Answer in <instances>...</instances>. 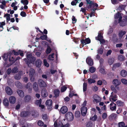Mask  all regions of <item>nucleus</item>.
I'll return each mask as SVG.
<instances>
[{"instance_id": "nucleus-64", "label": "nucleus", "mask_w": 127, "mask_h": 127, "mask_svg": "<svg viewBox=\"0 0 127 127\" xmlns=\"http://www.w3.org/2000/svg\"><path fill=\"white\" fill-rule=\"evenodd\" d=\"M98 53L100 54H102L103 53V49L102 48H100L98 49Z\"/></svg>"}, {"instance_id": "nucleus-48", "label": "nucleus", "mask_w": 127, "mask_h": 127, "mask_svg": "<svg viewBox=\"0 0 127 127\" xmlns=\"http://www.w3.org/2000/svg\"><path fill=\"white\" fill-rule=\"evenodd\" d=\"M52 50L49 47H48L46 50V53L47 54H49L51 52Z\"/></svg>"}, {"instance_id": "nucleus-19", "label": "nucleus", "mask_w": 127, "mask_h": 127, "mask_svg": "<svg viewBox=\"0 0 127 127\" xmlns=\"http://www.w3.org/2000/svg\"><path fill=\"white\" fill-rule=\"evenodd\" d=\"M5 91L7 94L9 95H11L12 94V92L11 88L8 87H6Z\"/></svg>"}, {"instance_id": "nucleus-41", "label": "nucleus", "mask_w": 127, "mask_h": 127, "mask_svg": "<svg viewBox=\"0 0 127 127\" xmlns=\"http://www.w3.org/2000/svg\"><path fill=\"white\" fill-rule=\"evenodd\" d=\"M96 70L95 68L94 67L92 66L90 67L89 69V71L91 73H93L95 72Z\"/></svg>"}, {"instance_id": "nucleus-28", "label": "nucleus", "mask_w": 127, "mask_h": 127, "mask_svg": "<svg viewBox=\"0 0 127 127\" xmlns=\"http://www.w3.org/2000/svg\"><path fill=\"white\" fill-rule=\"evenodd\" d=\"M33 87L35 91H37L38 90V85L37 83H34L33 84Z\"/></svg>"}, {"instance_id": "nucleus-20", "label": "nucleus", "mask_w": 127, "mask_h": 127, "mask_svg": "<svg viewBox=\"0 0 127 127\" xmlns=\"http://www.w3.org/2000/svg\"><path fill=\"white\" fill-rule=\"evenodd\" d=\"M41 95L43 97H45L47 95V93L46 90L44 89H42L41 91Z\"/></svg>"}, {"instance_id": "nucleus-57", "label": "nucleus", "mask_w": 127, "mask_h": 127, "mask_svg": "<svg viewBox=\"0 0 127 127\" xmlns=\"http://www.w3.org/2000/svg\"><path fill=\"white\" fill-rule=\"evenodd\" d=\"M92 90L93 91L95 92L97 91L98 90V88L96 86H93L92 87Z\"/></svg>"}, {"instance_id": "nucleus-50", "label": "nucleus", "mask_w": 127, "mask_h": 127, "mask_svg": "<svg viewBox=\"0 0 127 127\" xmlns=\"http://www.w3.org/2000/svg\"><path fill=\"white\" fill-rule=\"evenodd\" d=\"M114 60L113 58H110L109 59L108 61L109 64V65H111L113 63Z\"/></svg>"}, {"instance_id": "nucleus-6", "label": "nucleus", "mask_w": 127, "mask_h": 127, "mask_svg": "<svg viewBox=\"0 0 127 127\" xmlns=\"http://www.w3.org/2000/svg\"><path fill=\"white\" fill-rule=\"evenodd\" d=\"M52 101L51 99L47 100L46 103V105L47 106L48 109L51 110L52 109Z\"/></svg>"}, {"instance_id": "nucleus-12", "label": "nucleus", "mask_w": 127, "mask_h": 127, "mask_svg": "<svg viewBox=\"0 0 127 127\" xmlns=\"http://www.w3.org/2000/svg\"><path fill=\"white\" fill-rule=\"evenodd\" d=\"M87 63L89 65L92 66L93 64V60L90 57H88L86 60Z\"/></svg>"}, {"instance_id": "nucleus-1", "label": "nucleus", "mask_w": 127, "mask_h": 127, "mask_svg": "<svg viewBox=\"0 0 127 127\" xmlns=\"http://www.w3.org/2000/svg\"><path fill=\"white\" fill-rule=\"evenodd\" d=\"M65 120V119L62 120H60L59 119H57L54 122V127H69V125L68 124H65L66 123L64 122Z\"/></svg>"}, {"instance_id": "nucleus-2", "label": "nucleus", "mask_w": 127, "mask_h": 127, "mask_svg": "<svg viewBox=\"0 0 127 127\" xmlns=\"http://www.w3.org/2000/svg\"><path fill=\"white\" fill-rule=\"evenodd\" d=\"M27 59L29 61H27V59H25L24 60L25 62L29 66H30L31 65L30 64L31 63L32 64H34V61L35 59V58L32 55L31 53H28L27 55Z\"/></svg>"}, {"instance_id": "nucleus-40", "label": "nucleus", "mask_w": 127, "mask_h": 127, "mask_svg": "<svg viewBox=\"0 0 127 127\" xmlns=\"http://www.w3.org/2000/svg\"><path fill=\"white\" fill-rule=\"evenodd\" d=\"M110 88L111 90L115 93H117V91L116 90L115 87L113 85H112L110 86Z\"/></svg>"}, {"instance_id": "nucleus-44", "label": "nucleus", "mask_w": 127, "mask_h": 127, "mask_svg": "<svg viewBox=\"0 0 127 127\" xmlns=\"http://www.w3.org/2000/svg\"><path fill=\"white\" fill-rule=\"evenodd\" d=\"M31 97L29 95H27L25 98V100L26 102L29 101L31 99Z\"/></svg>"}, {"instance_id": "nucleus-5", "label": "nucleus", "mask_w": 127, "mask_h": 127, "mask_svg": "<svg viewBox=\"0 0 127 127\" xmlns=\"http://www.w3.org/2000/svg\"><path fill=\"white\" fill-rule=\"evenodd\" d=\"M12 54V53H8L5 54L2 56V57L3 58V60L5 61H6L8 59V56H9V60L10 61H12L14 60L13 57H12V59H11L10 57L11 56Z\"/></svg>"}, {"instance_id": "nucleus-33", "label": "nucleus", "mask_w": 127, "mask_h": 127, "mask_svg": "<svg viewBox=\"0 0 127 127\" xmlns=\"http://www.w3.org/2000/svg\"><path fill=\"white\" fill-rule=\"evenodd\" d=\"M121 64L120 63H117L114 64L113 65V67L112 68V70H114V69L117 67H119L121 66Z\"/></svg>"}, {"instance_id": "nucleus-15", "label": "nucleus", "mask_w": 127, "mask_h": 127, "mask_svg": "<svg viewBox=\"0 0 127 127\" xmlns=\"http://www.w3.org/2000/svg\"><path fill=\"white\" fill-rule=\"evenodd\" d=\"M122 15L119 12H118L115 15V19H119V22H120L121 21L122 18Z\"/></svg>"}, {"instance_id": "nucleus-22", "label": "nucleus", "mask_w": 127, "mask_h": 127, "mask_svg": "<svg viewBox=\"0 0 127 127\" xmlns=\"http://www.w3.org/2000/svg\"><path fill=\"white\" fill-rule=\"evenodd\" d=\"M120 74L122 76L125 77H126L127 75V72L125 70L123 69L120 71Z\"/></svg>"}, {"instance_id": "nucleus-3", "label": "nucleus", "mask_w": 127, "mask_h": 127, "mask_svg": "<svg viewBox=\"0 0 127 127\" xmlns=\"http://www.w3.org/2000/svg\"><path fill=\"white\" fill-rule=\"evenodd\" d=\"M74 116L80 122H82V121H83L84 119L83 118H82L81 117H80L81 114L79 111H76L75 113Z\"/></svg>"}, {"instance_id": "nucleus-54", "label": "nucleus", "mask_w": 127, "mask_h": 127, "mask_svg": "<svg viewBox=\"0 0 127 127\" xmlns=\"http://www.w3.org/2000/svg\"><path fill=\"white\" fill-rule=\"evenodd\" d=\"M67 89V87L66 86H64L62 87L61 89V91L62 92H63L65 91Z\"/></svg>"}, {"instance_id": "nucleus-24", "label": "nucleus", "mask_w": 127, "mask_h": 127, "mask_svg": "<svg viewBox=\"0 0 127 127\" xmlns=\"http://www.w3.org/2000/svg\"><path fill=\"white\" fill-rule=\"evenodd\" d=\"M22 74V72H19V73L16 74L14 76V78L17 80H19L21 78V76Z\"/></svg>"}, {"instance_id": "nucleus-56", "label": "nucleus", "mask_w": 127, "mask_h": 127, "mask_svg": "<svg viewBox=\"0 0 127 127\" xmlns=\"http://www.w3.org/2000/svg\"><path fill=\"white\" fill-rule=\"evenodd\" d=\"M9 0H5L1 2V4L6 6V4L9 2Z\"/></svg>"}, {"instance_id": "nucleus-60", "label": "nucleus", "mask_w": 127, "mask_h": 127, "mask_svg": "<svg viewBox=\"0 0 127 127\" xmlns=\"http://www.w3.org/2000/svg\"><path fill=\"white\" fill-rule=\"evenodd\" d=\"M38 125L40 126H42L43 125V123L41 121H39L37 123Z\"/></svg>"}, {"instance_id": "nucleus-26", "label": "nucleus", "mask_w": 127, "mask_h": 127, "mask_svg": "<svg viewBox=\"0 0 127 127\" xmlns=\"http://www.w3.org/2000/svg\"><path fill=\"white\" fill-rule=\"evenodd\" d=\"M26 88L28 89L29 93H31L32 90V86L31 84L30 83H28L26 87Z\"/></svg>"}, {"instance_id": "nucleus-13", "label": "nucleus", "mask_w": 127, "mask_h": 127, "mask_svg": "<svg viewBox=\"0 0 127 127\" xmlns=\"http://www.w3.org/2000/svg\"><path fill=\"white\" fill-rule=\"evenodd\" d=\"M87 108L86 107H82L81 109V112L82 115L85 116L86 114Z\"/></svg>"}, {"instance_id": "nucleus-21", "label": "nucleus", "mask_w": 127, "mask_h": 127, "mask_svg": "<svg viewBox=\"0 0 127 127\" xmlns=\"http://www.w3.org/2000/svg\"><path fill=\"white\" fill-rule=\"evenodd\" d=\"M9 100L10 103L14 104L16 102V98L14 96H11L9 98Z\"/></svg>"}, {"instance_id": "nucleus-36", "label": "nucleus", "mask_w": 127, "mask_h": 127, "mask_svg": "<svg viewBox=\"0 0 127 127\" xmlns=\"http://www.w3.org/2000/svg\"><path fill=\"white\" fill-rule=\"evenodd\" d=\"M88 80L89 83V84H91L92 83H94L95 82V80L92 79V78H89L88 79Z\"/></svg>"}, {"instance_id": "nucleus-51", "label": "nucleus", "mask_w": 127, "mask_h": 127, "mask_svg": "<svg viewBox=\"0 0 127 127\" xmlns=\"http://www.w3.org/2000/svg\"><path fill=\"white\" fill-rule=\"evenodd\" d=\"M27 115V113L26 112H22L21 113V115L22 117H26Z\"/></svg>"}, {"instance_id": "nucleus-49", "label": "nucleus", "mask_w": 127, "mask_h": 127, "mask_svg": "<svg viewBox=\"0 0 127 127\" xmlns=\"http://www.w3.org/2000/svg\"><path fill=\"white\" fill-rule=\"evenodd\" d=\"M87 84L86 83H84L83 84V91L85 92L87 89Z\"/></svg>"}, {"instance_id": "nucleus-37", "label": "nucleus", "mask_w": 127, "mask_h": 127, "mask_svg": "<svg viewBox=\"0 0 127 127\" xmlns=\"http://www.w3.org/2000/svg\"><path fill=\"white\" fill-rule=\"evenodd\" d=\"M124 123L123 122H121L119 123V127H127V126H125Z\"/></svg>"}, {"instance_id": "nucleus-32", "label": "nucleus", "mask_w": 127, "mask_h": 127, "mask_svg": "<svg viewBox=\"0 0 127 127\" xmlns=\"http://www.w3.org/2000/svg\"><path fill=\"white\" fill-rule=\"evenodd\" d=\"M60 91L59 90L56 89L54 90V94L55 95V96L57 97L58 96L59 94Z\"/></svg>"}, {"instance_id": "nucleus-45", "label": "nucleus", "mask_w": 127, "mask_h": 127, "mask_svg": "<svg viewBox=\"0 0 127 127\" xmlns=\"http://www.w3.org/2000/svg\"><path fill=\"white\" fill-rule=\"evenodd\" d=\"M43 63L44 65L47 67H48L49 66V64L47 62L46 60L44 59L43 60Z\"/></svg>"}, {"instance_id": "nucleus-11", "label": "nucleus", "mask_w": 127, "mask_h": 127, "mask_svg": "<svg viewBox=\"0 0 127 127\" xmlns=\"http://www.w3.org/2000/svg\"><path fill=\"white\" fill-rule=\"evenodd\" d=\"M102 33L101 32H99L98 36L97 39H96L100 41L101 43H103L105 42L104 40L103 39V36H102Z\"/></svg>"}, {"instance_id": "nucleus-23", "label": "nucleus", "mask_w": 127, "mask_h": 127, "mask_svg": "<svg viewBox=\"0 0 127 127\" xmlns=\"http://www.w3.org/2000/svg\"><path fill=\"white\" fill-rule=\"evenodd\" d=\"M116 104L113 102L111 103L110 105V109L112 110H115L116 108Z\"/></svg>"}, {"instance_id": "nucleus-29", "label": "nucleus", "mask_w": 127, "mask_h": 127, "mask_svg": "<svg viewBox=\"0 0 127 127\" xmlns=\"http://www.w3.org/2000/svg\"><path fill=\"white\" fill-rule=\"evenodd\" d=\"M118 59L120 61H123L125 60V57L122 55H120L118 56Z\"/></svg>"}, {"instance_id": "nucleus-25", "label": "nucleus", "mask_w": 127, "mask_h": 127, "mask_svg": "<svg viewBox=\"0 0 127 127\" xmlns=\"http://www.w3.org/2000/svg\"><path fill=\"white\" fill-rule=\"evenodd\" d=\"M42 64V61L40 59L37 60L35 62L36 66L37 67H40Z\"/></svg>"}, {"instance_id": "nucleus-18", "label": "nucleus", "mask_w": 127, "mask_h": 127, "mask_svg": "<svg viewBox=\"0 0 127 127\" xmlns=\"http://www.w3.org/2000/svg\"><path fill=\"white\" fill-rule=\"evenodd\" d=\"M68 111V109L67 107L64 106L62 107L60 109V112L62 114L65 113Z\"/></svg>"}, {"instance_id": "nucleus-39", "label": "nucleus", "mask_w": 127, "mask_h": 127, "mask_svg": "<svg viewBox=\"0 0 127 127\" xmlns=\"http://www.w3.org/2000/svg\"><path fill=\"white\" fill-rule=\"evenodd\" d=\"M43 119L45 121L48 122L49 121V119L48 118V116L47 115L44 114L43 115L42 117Z\"/></svg>"}, {"instance_id": "nucleus-61", "label": "nucleus", "mask_w": 127, "mask_h": 127, "mask_svg": "<svg viewBox=\"0 0 127 127\" xmlns=\"http://www.w3.org/2000/svg\"><path fill=\"white\" fill-rule=\"evenodd\" d=\"M20 15L21 16L23 17H25L26 16V14L25 12L22 11L20 13Z\"/></svg>"}, {"instance_id": "nucleus-14", "label": "nucleus", "mask_w": 127, "mask_h": 127, "mask_svg": "<svg viewBox=\"0 0 127 127\" xmlns=\"http://www.w3.org/2000/svg\"><path fill=\"white\" fill-rule=\"evenodd\" d=\"M38 83L39 86L41 87H45L46 86L45 82L42 80L39 79Z\"/></svg>"}, {"instance_id": "nucleus-58", "label": "nucleus", "mask_w": 127, "mask_h": 127, "mask_svg": "<svg viewBox=\"0 0 127 127\" xmlns=\"http://www.w3.org/2000/svg\"><path fill=\"white\" fill-rule=\"evenodd\" d=\"M40 38L43 40H46V39L47 38V36L46 35H43L42 36L40 37Z\"/></svg>"}, {"instance_id": "nucleus-38", "label": "nucleus", "mask_w": 127, "mask_h": 127, "mask_svg": "<svg viewBox=\"0 0 127 127\" xmlns=\"http://www.w3.org/2000/svg\"><path fill=\"white\" fill-rule=\"evenodd\" d=\"M4 17H6L7 22L10 20V15L7 13L5 14L4 16Z\"/></svg>"}, {"instance_id": "nucleus-42", "label": "nucleus", "mask_w": 127, "mask_h": 127, "mask_svg": "<svg viewBox=\"0 0 127 127\" xmlns=\"http://www.w3.org/2000/svg\"><path fill=\"white\" fill-rule=\"evenodd\" d=\"M93 124L91 122H88L86 124V127H92L93 126Z\"/></svg>"}, {"instance_id": "nucleus-43", "label": "nucleus", "mask_w": 127, "mask_h": 127, "mask_svg": "<svg viewBox=\"0 0 127 127\" xmlns=\"http://www.w3.org/2000/svg\"><path fill=\"white\" fill-rule=\"evenodd\" d=\"M5 25V23L4 22H0V28H2V29L1 31H2L3 29V26Z\"/></svg>"}, {"instance_id": "nucleus-47", "label": "nucleus", "mask_w": 127, "mask_h": 127, "mask_svg": "<svg viewBox=\"0 0 127 127\" xmlns=\"http://www.w3.org/2000/svg\"><path fill=\"white\" fill-rule=\"evenodd\" d=\"M21 2L24 5H27L28 3V1L27 0H22L21 1Z\"/></svg>"}, {"instance_id": "nucleus-59", "label": "nucleus", "mask_w": 127, "mask_h": 127, "mask_svg": "<svg viewBox=\"0 0 127 127\" xmlns=\"http://www.w3.org/2000/svg\"><path fill=\"white\" fill-rule=\"evenodd\" d=\"M111 1L112 3L113 4H116L119 2L118 0H111Z\"/></svg>"}, {"instance_id": "nucleus-46", "label": "nucleus", "mask_w": 127, "mask_h": 127, "mask_svg": "<svg viewBox=\"0 0 127 127\" xmlns=\"http://www.w3.org/2000/svg\"><path fill=\"white\" fill-rule=\"evenodd\" d=\"M18 71V69L17 67H15L12 69L11 72L12 73H15L17 72Z\"/></svg>"}, {"instance_id": "nucleus-27", "label": "nucleus", "mask_w": 127, "mask_h": 127, "mask_svg": "<svg viewBox=\"0 0 127 127\" xmlns=\"http://www.w3.org/2000/svg\"><path fill=\"white\" fill-rule=\"evenodd\" d=\"M17 93L21 97H23L24 96V94L23 92L21 90H18Z\"/></svg>"}, {"instance_id": "nucleus-53", "label": "nucleus", "mask_w": 127, "mask_h": 127, "mask_svg": "<svg viewBox=\"0 0 127 127\" xmlns=\"http://www.w3.org/2000/svg\"><path fill=\"white\" fill-rule=\"evenodd\" d=\"M100 72L102 74H106V72L105 71L104 69L102 68H101L99 70Z\"/></svg>"}, {"instance_id": "nucleus-30", "label": "nucleus", "mask_w": 127, "mask_h": 127, "mask_svg": "<svg viewBox=\"0 0 127 127\" xmlns=\"http://www.w3.org/2000/svg\"><path fill=\"white\" fill-rule=\"evenodd\" d=\"M35 73L34 70L32 68H31L29 72V75L30 76H33Z\"/></svg>"}, {"instance_id": "nucleus-10", "label": "nucleus", "mask_w": 127, "mask_h": 127, "mask_svg": "<svg viewBox=\"0 0 127 127\" xmlns=\"http://www.w3.org/2000/svg\"><path fill=\"white\" fill-rule=\"evenodd\" d=\"M119 22L121 26H126L127 24V16H125L124 19Z\"/></svg>"}, {"instance_id": "nucleus-31", "label": "nucleus", "mask_w": 127, "mask_h": 127, "mask_svg": "<svg viewBox=\"0 0 127 127\" xmlns=\"http://www.w3.org/2000/svg\"><path fill=\"white\" fill-rule=\"evenodd\" d=\"M4 104L6 106H7L9 105V102L8 100L6 98L4 99L3 101Z\"/></svg>"}, {"instance_id": "nucleus-34", "label": "nucleus", "mask_w": 127, "mask_h": 127, "mask_svg": "<svg viewBox=\"0 0 127 127\" xmlns=\"http://www.w3.org/2000/svg\"><path fill=\"white\" fill-rule=\"evenodd\" d=\"M121 83L125 85H127V80L124 79H122L121 80Z\"/></svg>"}, {"instance_id": "nucleus-52", "label": "nucleus", "mask_w": 127, "mask_h": 127, "mask_svg": "<svg viewBox=\"0 0 127 127\" xmlns=\"http://www.w3.org/2000/svg\"><path fill=\"white\" fill-rule=\"evenodd\" d=\"M117 105L119 106L123 105L124 104L123 102L120 101H117Z\"/></svg>"}, {"instance_id": "nucleus-7", "label": "nucleus", "mask_w": 127, "mask_h": 127, "mask_svg": "<svg viewBox=\"0 0 127 127\" xmlns=\"http://www.w3.org/2000/svg\"><path fill=\"white\" fill-rule=\"evenodd\" d=\"M93 101L96 103H98L101 100V98L97 95H94L93 97Z\"/></svg>"}, {"instance_id": "nucleus-17", "label": "nucleus", "mask_w": 127, "mask_h": 127, "mask_svg": "<svg viewBox=\"0 0 127 127\" xmlns=\"http://www.w3.org/2000/svg\"><path fill=\"white\" fill-rule=\"evenodd\" d=\"M81 42L84 45L89 44L90 43V39L89 38H87L85 40L83 39L81 41Z\"/></svg>"}, {"instance_id": "nucleus-35", "label": "nucleus", "mask_w": 127, "mask_h": 127, "mask_svg": "<svg viewBox=\"0 0 127 127\" xmlns=\"http://www.w3.org/2000/svg\"><path fill=\"white\" fill-rule=\"evenodd\" d=\"M54 53H52L51 55H49L48 57V59L49 60L52 61L54 60Z\"/></svg>"}, {"instance_id": "nucleus-62", "label": "nucleus", "mask_w": 127, "mask_h": 127, "mask_svg": "<svg viewBox=\"0 0 127 127\" xmlns=\"http://www.w3.org/2000/svg\"><path fill=\"white\" fill-rule=\"evenodd\" d=\"M41 99H40L39 100H38L36 101V104L38 105L39 106V104H41Z\"/></svg>"}, {"instance_id": "nucleus-16", "label": "nucleus", "mask_w": 127, "mask_h": 127, "mask_svg": "<svg viewBox=\"0 0 127 127\" xmlns=\"http://www.w3.org/2000/svg\"><path fill=\"white\" fill-rule=\"evenodd\" d=\"M126 33V32L125 31L120 30L119 32L118 33V36L119 38L121 39L123 36V35L125 34Z\"/></svg>"}, {"instance_id": "nucleus-8", "label": "nucleus", "mask_w": 127, "mask_h": 127, "mask_svg": "<svg viewBox=\"0 0 127 127\" xmlns=\"http://www.w3.org/2000/svg\"><path fill=\"white\" fill-rule=\"evenodd\" d=\"M112 83L116 88H117V86H119L121 84L120 81L117 79H113L112 81Z\"/></svg>"}, {"instance_id": "nucleus-55", "label": "nucleus", "mask_w": 127, "mask_h": 127, "mask_svg": "<svg viewBox=\"0 0 127 127\" xmlns=\"http://www.w3.org/2000/svg\"><path fill=\"white\" fill-rule=\"evenodd\" d=\"M97 118V117L96 115H94V116L90 118V119L91 120L94 121H95Z\"/></svg>"}, {"instance_id": "nucleus-63", "label": "nucleus", "mask_w": 127, "mask_h": 127, "mask_svg": "<svg viewBox=\"0 0 127 127\" xmlns=\"http://www.w3.org/2000/svg\"><path fill=\"white\" fill-rule=\"evenodd\" d=\"M87 1V4H89L90 5H92L93 3V2L91 0H86Z\"/></svg>"}, {"instance_id": "nucleus-9", "label": "nucleus", "mask_w": 127, "mask_h": 127, "mask_svg": "<svg viewBox=\"0 0 127 127\" xmlns=\"http://www.w3.org/2000/svg\"><path fill=\"white\" fill-rule=\"evenodd\" d=\"M117 95L114 94L113 92H112L109 97L110 101H115L117 100Z\"/></svg>"}, {"instance_id": "nucleus-4", "label": "nucleus", "mask_w": 127, "mask_h": 127, "mask_svg": "<svg viewBox=\"0 0 127 127\" xmlns=\"http://www.w3.org/2000/svg\"><path fill=\"white\" fill-rule=\"evenodd\" d=\"M66 119L69 121H72L74 118L73 115L70 112H68L66 114Z\"/></svg>"}]
</instances>
